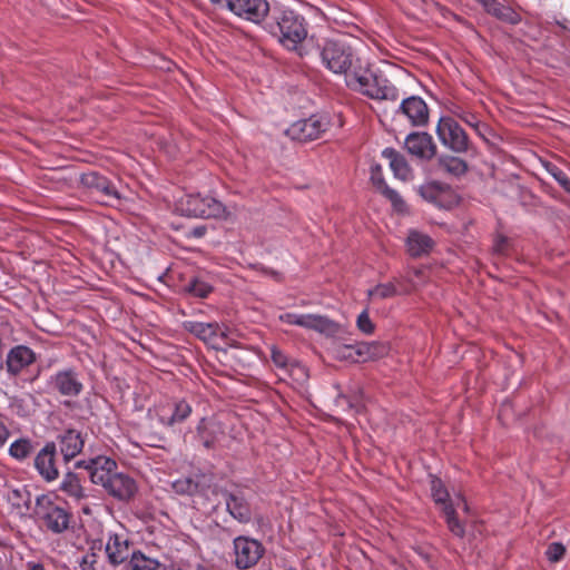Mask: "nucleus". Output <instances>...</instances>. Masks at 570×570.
<instances>
[{
    "label": "nucleus",
    "mask_w": 570,
    "mask_h": 570,
    "mask_svg": "<svg viewBox=\"0 0 570 570\" xmlns=\"http://www.w3.org/2000/svg\"><path fill=\"white\" fill-rule=\"evenodd\" d=\"M322 65L335 75H343L346 86L371 99L395 101L397 88L368 62L356 56L344 40H326L321 47Z\"/></svg>",
    "instance_id": "nucleus-1"
},
{
    "label": "nucleus",
    "mask_w": 570,
    "mask_h": 570,
    "mask_svg": "<svg viewBox=\"0 0 570 570\" xmlns=\"http://www.w3.org/2000/svg\"><path fill=\"white\" fill-rule=\"evenodd\" d=\"M76 465L87 470L94 484L101 485L109 495L119 501H129L138 490L136 481L128 474L118 472L116 461L108 456L81 460Z\"/></svg>",
    "instance_id": "nucleus-2"
},
{
    "label": "nucleus",
    "mask_w": 570,
    "mask_h": 570,
    "mask_svg": "<svg viewBox=\"0 0 570 570\" xmlns=\"http://www.w3.org/2000/svg\"><path fill=\"white\" fill-rule=\"evenodd\" d=\"M272 18L274 22L267 26V31L276 37L284 48L298 50L307 37L305 19L287 8L274 10Z\"/></svg>",
    "instance_id": "nucleus-3"
},
{
    "label": "nucleus",
    "mask_w": 570,
    "mask_h": 570,
    "mask_svg": "<svg viewBox=\"0 0 570 570\" xmlns=\"http://www.w3.org/2000/svg\"><path fill=\"white\" fill-rule=\"evenodd\" d=\"M431 494L435 503L442 507L450 531L454 535L462 538L465 532L464 525L458 520L455 510L462 509L465 513H469V505L465 499L461 494H455L450 499L442 481L435 476L431 479Z\"/></svg>",
    "instance_id": "nucleus-4"
},
{
    "label": "nucleus",
    "mask_w": 570,
    "mask_h": 570,
    "mask_svg": "<svg viewBox=\"0 0 570 570\" xmlns=\"http://www.w3.org/2000/svg\"><path fill=\"white\" fill-rule=\"evenodd\" d=\"M176 210L184 216L199 218H219L226 213L225 206L218 199L200 194L181 197L177 202Z\"/></svg>",
    "instance_id": "nucleus-5"
},
{
    "label": "nucleus",
    "mask_w": 570,
    "mask_h": 570,
    "mask_svg": "<svg viewBox=\"0 0 570 570\" xmlns=\"http://www.w3.org/2000/svg\"><path fill=\"white\" fill-rule=\"evenodd\" d=\"M233 550L235 557L234 563L239 570H246L257 564L265 552V548L261 541L245 535H239L234 539Z\"/></svg>",
    "instance_id": "nucleus-6"
},
{
    "label": "nucleus",
    "mask_w": 570,
    "mask_h": 570,
    "mask_svg": "<svg viewBox=\"0 0 570 570\" xmlns=\"http://www.w3.org/2000/svg\"><path fill=\"white\" fill-rule=\"evenodd\" d=\"M436 135L443 146L453 153H465L469 138L463 128L451 117H441L436 126Z\"/></svg>",
    "instance_id": "nucleus-7"
},
{
    "label": "nucleus",
    "mask_w": 570,
    "mask_h": 570,
    "mask_svg": "<svg viewBox=\"0 0 570 570\" xmlns=\"http://www.w3.org/2000/svg\"><path fill=\"white\" fill-rule=\"evenodd\" d=\"M36 513L43 521L48 530L55 533H61L67 530L70 521L68 512L56 505L48 497L37 498Z\"/></svg>",
    "instance_id": "nucleus-8"
},
{
    "label": "nucleus",
    "mask_w": 570,
    "mask_h": 570,
    "mask_svg": "<svg viewBox=\"0 0 570 570\" xmlns=\"http://www.w3.org/2000/svg\"><path fill=\"white\" fill-rule=\"evenodd\" d=\"M328 120L324 116L313 115L307 119H302L287 129V135L293 139L301 142L314 140L327 129Z\"/></svg>",
    "instance_id": "nucleus-9"
},
{
    "label": "nucleus",
    "mask_w": 570,
    "mask_h": 570,
    "mask_svg": "<svg viewBox=\"0 0 570 570\" xmlns=\"http://www.w3.org/2000/svg\"><path fill=\"white\" fill-rule=\"evenodd\" d=\"M81 184L97 195L98 200L114 205L119 202L121 196L116 186L106 177L100 176L95 171H89L81 175Z\"/></svg>",
    "instance_id": "nucleus-10"
},
{
    "label": "nucleus",
    "mask_w": 570,
    "mask_h": 570,
    "mask_svg": "<svg viewBox=\"0 0 570 570\" xmlns=\"http://www.w3.org/2000/svg\"><path fill=\"white\" fill-rule=\"evenodd\" d=\"M191 414V406L185 400H170L155 409L158 422L164 426L183 423Z\"/></svg>",
    "instance_id": "nucleus-11"
},
{
    "label": "nucleus",
    "mask_w": 570,
    "mask_h": 570,
    "mask_svg": "<svg viewBox=\"0 0 570 570\" xmlns=\"http://www.w3.org/2000/svg\"><path fill=\"white\" fill-rule=\"evenodd\" d=\"M271 10L267 0H238L235 16L245 21L259 24Z\"/></svg>",
    "instance_id": "nucleus-12"
},
{
    "label": "nucleus",
    "mask_w": 570,
    "mask_h": 570,
    "mask_svg": "<svg viewBox=\"0 0 570 570\" xmlns=\"http://www.w3.org/2000/svg\"><path fill=\"white\" fill-rule=\"evenodd\" d=\"M183 327L185 331L194 334L202 341L216 345L218 340L226 338V331L218 323H202L195 321H185L183 323Z\"/></svg>",
    "instance_id": "nucleus-13"
},
{
    "label": "nucleus",
    "mask_w": 570,
    "mask_h": 570,
    "mask_svg": "<svg viewBox=\"0 0 570 570\" xmlns=\"http://www.w3.org/2000/svg\"><path fill=\"white\" fill-rule=\"evenodd\" d=\"M399 112L404 115L413 126H423L428 122L429 109L425 101L417 96H411L402 100Z\"/></svg>",
    "instance_id": "nucleus-14"
},
{
    "label": "nucleus",
    "mask_w": 570,
    "mask_h": 570,
    "mask_svg": "<svg viewBox=\"0 0 570 570\" xmlns=\"http://www.w3.org/2000/svg\"><path fill=\"white\" fill-rule=\"evenodd\" d=\"M56 451L57 448L53 442L47 443L35 459L37 471L48 482L56 480L59 475L55 463Z\"/></svg>",
    "instance_id": "nucleus-15"
},
{
    "label": "nucleus",
    "mask_w": 570,
    "mask_h": 570,
    "mask_svg": "<svg viewBox=\"0 0 570 570\" xmlns=\"http://www.w3.org/2000/svg\"><path fill=\"white\" fill-rule=\"evenodd\" d=\"M105 551L109 563L112 566L125 562L130 557L129 541L125 534L108 533Z\"/></svg>",
    "instance_id": "nucleus-16"
},
{
    "label": "nucleus",
    "mask_w": 570,
    "mask_h": 570,
    "mask_svg": "<svg viewBox=\"0 0 570 570\" xmlns=\"http://www.w3.org/2000/svg\"><path fill=\"white\" fill-rule=\"evenodd\" d=\"M407 151L422 159H431L435 154V145L432 137L425 132L410 134L405 139Z\"/></svg>",
    "instance_id": "nucleus-17"
},
{
    "label": "nucleus",
    "mask_w": 570,
    "mask_h": 570,
    "mask_svg": "<svg viewBox=\"0 0 570 570\" xmlns=\"http://www.w3.org/2000/svg\"><path fill=\"white\" fill-rule=\"evenodd\" d=\"M59 450L66 462L76 458L85 445L81 433L69 429L58 436Z\"/></svg>",
    "instance_id": "nucleus-18"
},
{
    "label": "nucleus",
    "mask_w": 570,
    "mask_h": 570,
    "mask_svg": "<svg viewBox=\"0 0 570 570\" xmlns=\"http://www.w3.org/2000/svg\"><path fill=\"white\" fill-rule=\"evenodd\" d=\"M36 360L31 348L24 345H18L10 350L7 355L6 365L9 373L16 375L29 366Z\"/></svg>",
    "instance_id": "nucleus-19"
},
{
    "label": "nucleus",
    "mask_w": 570,
    "mask_h": 570,
    "mask_svg": "<svg viewBox=\"0 0 570 570\" xmlns=\"http://www.w3.org/2000/svg\"><path fill=\"white\" fill-rule=\"evenodd\" d=\"M302 327L325 336H335L340 330V325L327 316L311 313L303 315Z\"/></svg>",
    "instance_id": "nucleus-20"
},
{
    "label": "nucleus",
    "mask_w": 570,
    "mask_h": 570,
    "mask_svg": "<svg viewBox=\"0 0 570 570\" xmlns=\"http://www.w3.org/2000/svg\"><path fill=\"white\" fill-rule=\"evenodd\" d=\"M53 387L66 396H77L82 391V383L72 371H61L51 377Z\"/></svg>",
    "instance_id": "nucleus-21"
},
{
    "label": "nucleus",
    "mask_w": 570,
    "mask_h": 570,
    "mask_svg": "<svg viewBox=\"0 0 570 570\" xmlns=\"http://www.w3.org/2000/svg\"><path fill=\"white\" fill-rule=\"evenodd\" d=\"M226 509L228 513L237 521L246 523L250 520V509L246 499L242 494H226Z\"/></svg>",
    "instance_id": "nucleus-22"
},
{
    "label": "nucleus",
    "mask_w": 570,
    "mask_h": 570,
    "mask_svg": "<svg viewBox=\"0 0 570 570\" xmlns=\"http://www.w3.org/2000/svg\"><path fill=\"white\" fill-rule=\"evenodd\" d=\"M433 245L434 243L429 235L417 230H411L406 238L407 252L414 257L429 254Z\"/></svg>",
    "instance_id": "nucleus-23"
},
{
    "label": "nucleus",
    "mask_w": 570,
    "mask_h": 570,
    "mask_svg": "<svg viewBox=\"0 0 570 570\" xmlns=\"http://www.w3.org/2000/svg\"><path fill=\"white\" fill-rule=\"evenodd\" d=\"M484 10L502 20L504 22H509L511 24H515L520 21V16L512 8L501 4L498 0H476Z\"/></svg>",
    "instance_id": "nucleus-24"
},
{
    "label": "nucleus",
    "mask_w": 570,
    "mask_h": 570,
    "mask_svg": "<svg viewBox=\"0 0 570 570\" xmlns=\"http://www.w3.org/2000/svg\"><path fill=\"white\" fill-rule=\"evenodd\" d=\"M412 287L403 286V278H394V282L377 284L375 287L368 291V295L384 299L390 298L400 294H409Z\"/></svg>",
    "instance_id": "nucleus-25"
},
{
    "label": "nucleus",
    "mask_w": 570,
    "mask_h": 570,
    "mask_svg": "<svg viewBox=\"0 0 570 570\" xmlns=\"http://www.w3.org/2000/svg\"><path fill=\"white\" fill-rule=\"evenodd\" d=\"M382 156L389 160L390 168L394 176L401 180H407L411 176V168L402 155L393 148H385Z\"/></svg>",
    "instance_id": "nucleus-26"
},
{
    "label": "nucleus",
    "mask_w": 570,
    "mask_h": 570,
    "mask_svg": "<svg viewBox=\"0 0 570 570\" xmlns=\"http://www.w3.org/2000/svg\"><path fill=\"white\" fill-rule=\"evenodd\" d=\"M161 562L140 550L132 551L125 563L124 570H159Z\"/></svg>",
    "instance_id": "nucleus-27"
},
{
    "label": "nucleus",
    "mask_w": 570,
    "mask_h": 570,
    "mask_svg": "<svg viewBox=\"0 0 570 570\" xmlns=\"http://www.w3.org/2000/svg\"><path fill=\"white\" fill-rule=\"evenodd\" d=\"M59 489L76 501H80L86 498L85 489L82 488L78 475L72 472H68L63 475Z\"/></svg>",
    "instance_id": "nucleus-28"
},
{
    "label": "nucleus",
    "mask_w": 570,
    "mask_h": 570,
    "mask_svg": "<svg viewBox=\"0 0 570 570\" xmlns=\"http://www.w3.org/2000/svg\"><path fill=\"white\" fill-rule=\"evenodd\" d=\"M218 430V425L214 421L207 419H202L197 425V433L206 448L212 446L216 440Z\"/></svg>",
    "instance_id": "nucleus-29"
},
{
    "label": "nucleus",
    "mask_w": 570,
    "mask_h": 570,
    "mask_svg": "<svg viewBox=\"0 0 570 570\" xmlns=\"http://www.w3.org/2000/svg\"><path fill=\"white\" fill-rule=\"evenodd\" d=\"M33 451L32 443L29 439H19L12 442L9 446V454L18 460L23 461Z\"/></svg>",
    "instance_id": "nucleus-30"
},
{
    "label": "nucleus",
    "mask_w": 570,
    "mask_h": 570,
    "mask_svg": "<svg viewBox=\"0 0 570 570\" xmlns=\"http://www.w3.org/2000/svg\"><path fill=\"white\" fill-rule=\"evenodd\" d=\"M212 289L213 288L208 283L199 278H193L184 285L185 293L198 298L207 297Z\"/></svg>",
    "instance_id": "nucleus-31"
},
{
    "label": "nucleus",
    "mask_w": 570,
    "mask_h": 570,
    "mask_svg": "<svg viewBox=\"0 0 570 570\" xmlns=\"http://www.w3.org/2000/svg\"><path fill=\"white\" fill-rule=\"evenodd\" d=\"M440 164L446 171L456 176L464 174L468 169L464 160L453 156L441 158Z\"/></svg>",
    "instance_id": "nucleus-32"
},
{
    "label": "nucleus",
    "mask_w": 570,
    "mask_h": 570,
    "mask_svg": "<svg viewBox=\"0 0 570 570\" xmlns=\"http://www.w3.org/2000/svg\"><path fill=\"white\" fill-rule=\"evenodd\" d=\"M442 187L434 181L426 183L419 187V194L428 202L432 204H438L441 195H442Z\"/></svg>",
    "instance_id": "nucleus-33"
},
{
    "label": "nucleus",
    "mask_w": 570,
    "mask_h": 570,
    "mask_svg": "<svg viewBox=\"0 0 570 570\" xmlns=\"http://www.w3.org/2000/svg\"><path fill=\"white\" fill-rule=\"evenodd\" d=\"M271 358L274 363V365L279 368L281 371H283V373L285 371L288 370L289 367V364L294 361L292 358H289L282 350H279L276 345H272L271 346Z\"/></svg>",
    "instance_id": "nucleus-34"
},
{
    "label": "nucleus",
    "mask_w": 570,
    "mask_h": 570,
    "mask_svg": "<svg viewBox=\"0 0 570 570\" xmlns=\"http://www.w3.org/2000/svg\"><path fill=\"white\" fill-rule=\"evenodd\" d=\"M354 347L352 344H335L332 354L336 360L355 363Z\"/></svg>",
    "instance_id": "nucleus-35"
},
{
    "label": "nucleus",
    "mask_w": 570,
    "mask_h": 570,
    "mask_svg": "<svg viewBox=\"0 0 570 570\" xmlns=\"http://www.w3.org/2000/svg\"><path fill=\"white\" fill-rule=\"evenodd\" d=\"M336 406L342 407L343 411L360 413L363 405L360 399L351 400L345 395H338L335 400Z\"/></svg>",
    "instance_id": "nucleus-36"
},
{
    "label": "nucleus",
    "mask_w": 570,
    "mask_h": 570,
    "mask_svg": "<svg viewBox=\"0 0 570 570\" xmlns=\"http://www.w3.org/2000/svg\"><path fill=\"white\" fill-rule=\"evenodd\" d=\"M382 195L391 202L395 210L404 212L406 209V205L403 198L396 190L390 187H385V190L382 193Z\"/></svg>",
    "instance_id": "nucleus-37"
},
{
    "label": "nucleus",
    "mask_w": 570,
    "mask_h": 570,
    "mask_svg": "<svg viewBox=\"0 0 570 570\" xmlns=\"http://www.w3.org/2000/svg\"><path fill=\"white\" fill-rule=\"evenodd\" d=\"M356 326L365 335H371L374 332L375 326L366 309L358 314Z\"/></svg>",
    "instance_id": "nucleus-38"
},
{
    "label": "nucleus",
    "mask_w": 570,
    "mask_h": 570,
    "mask_svg": "<svg viewBox=\"0 0 570 570\" xmlns=\"http://www.w3.org/2000/svg\"><path fill=\"white\" fill-rule=\"evenodd\" d=\"M284 374L293 377L296 381H304L307 377V370L303 364L294 360L289 364L288 370L284 372Z\"/></svg>",
    "instance_id": "nucleus-39"
},
{
    "label": "nucleus",
    "mask_w": 570,
    "mask_h": 570,
    "mask_svg": "<svg viewBox=\"0 0 570 570\" xmlns=\"http://www.w3.org/2000/svg\"><path fill=\"white\" fill-rule=\"evenodd\" d=\"M367 347L368 361L381 358L389 352L387 345L381 342H367Z\"/></svg>",
    "instance_id": "nucleus-40"
},
{
    "label": "nucleus",
    "mask_w": 570,
    "mask_h": 570,
    "mask_svg": "<svg viewBox=\"0 0 570 570\" xmlns=\"http://www.w3.org/2000/svg\"><path fill=\"white\" fill-rule=\"evenodd\" d=\"M371 180L381 194L385 190V187H389L383 178L380 165H373L371 167Z\"/></svg>",
    "instance_id": "nucleus-41"
},
{
    "label": "nucleus",
    "mask_w": 570,
    "mask_h": 570,
    "mask_svg": "<svg viewBox=\"0 0 570 570\" xmlns=\"http://www.w3.org/2000/svg\"><path fill=\"white\" fill-rule=\"evenodd\" d=\"M564 553L566 548L563 547V544L559 542L551 543L546 551V556L548 560L551 562L560 561L563 558Z\"/></svg>",
    "instance_id": "nucleus-42"
},
{
    "label": "nucleus",
    "mask_w": 570,
    "mask_h": 570,
    "mask_svg": "<svg viewBox=\"0 0 570 570\" xmlns=\"http://www.w3.org/2000/svg\"><path fill=\"white\" fill-rule=\"evenodd\" d=\"M548 170L552 177L564 188V190L570 193V178L568 175L557 166H550L548 167Z\"/></svg>",
    "instance_id": "nucleus-43"
},
{
    "label": "nucleus",
    "mask_w": 570,
    "mask_h": 570,
    "mask_svg": "<svg viewBox=\"0 0 570 570\" xmlns=\"http://www.w3.org/2000/svg\"><path fill=\"white\" fill-rule=\"evenodd\" d=\"M209 2L222 11H228L235 16L238 0H209Z\"/></svg>",
    "instance_id": "nucleus-44"
},
{
    "label": "nucleus",
    "mask_w": 570,
    "mask_h": 570,
    "mask_svg": "<svg viewBox=\"0 0 570 570\" xmlns=\"http://www.w3.org/2000/svg\"><path fill=\"white\" fill-rule=\"evenodd\" d=\"M81 570H96L97 554L86 552L78 561Z\"/></svg>",
    "instance_id": "nucleus-45"
},
{
    "label": "nucleus",
    "mask_w": 570,
    "mask_h": 570,
    "mask_svg": "<svg viewBox=\"0 0 570 570\" xmlns=\"http://www.w3.org/2000/svg\"><path fill=\"white\" fill-rule=\"evenodd\" d=\"M354 347V357L356 362H367L368 361V347L367 342H361L353 345Z\"/></svg>",
    "instance_id": "nucleus-46"
},
{
    "label": "nucleus",
    "mask_w": 570,
    "mask_h": 570,
    "mask_svg": "<svg viewBox=\"0 0 570 570\" xmlns=\"http://www.w3.org/2000/svg\"><path fill=\"white\" fill-rule=\"evenodd\" d=\"M303 315L304 314H302V313L288 312V313L281 314L278 318L282 323L302 327Z\"/></svg>",
    "instance_id": "nucleus-47"
},
{
    "label": "nucleus",
    "mask_w": 570,
    "mask_h": 570,
    "mask_svg": "<svg viewBox=\"0 0 570 570\" xmlns=\"http://www.w3.org/2000/svg\"><path fill=\"white\" fill-rule=\"evenodd\" d=\"M458 116L463 121H465L468 125H470L472 127H475L478 125V120H476L474 115H471V114H468V112H462V114H458Z\"/></svg>",
    "instance_id": "nucleus-48"
},
{
    "label": "nucleus",
    "mask_w": 570,
    "mask_h": 570,
    "mask_svg": "<svg viewBox=\"0 0 570 570\" xmlns=\"http://www.w3.org/2000/svg\"><path fill=\"white\" fill-rule=\"evenodd\" d=\"M10 436V432L4 423L0 421V446L4 445Z\"/></svg>",
    "instance_id": "nucleus-49"
},
{
    "label": "nucleus",
    "mask_w": 570,
    "mask_h": 570,
    "mask_svg": "<svg viewBox=\"0 0 570 570\" xmlns=\"http://www.w3.org/2000/svg\"><path fill=\"white\" fill-rule=\"evenodd\" d=\"M505 243H507V239L503 237H500L494 244V250L498 253H502L504 250Z\"/></svg>",
    "instance_id": "nucleus-50"
},
{
    "label": "nucleus",
    "mask_w": 570,
    "mask_h": 570,
    "mask_svg": "<svg viewBox=\"0 0 570 570\" xmlns=\"http://www.w3.org/2000/svg\"><path fill=\"white\" fill-rule=\"evenodd\" d=\"M206 228L205 227H196L193 229L191 234L193 236L199 238L205 235Z\"/></svg>",
    "instance_id": "nucleus-51"
},
{
    "label": "nucleus",
    "mask_w": 570,
    "mask_h": 570,
    "mask_svg": "<svg viewBox=\"0 0 570 570\" xmlns=\"http://www.w3.org/2000/svg\"><path fill=\"white\" fill-rule=\"evenodd\" d=\"M81 510H82V512H83L85 514H88V515L92 514V510H91V508H90L89 505H83V507L81 508Z\"/></svg>",
    "instance_id": "nucleus-52"
},
{
    "label": "nucleus",
    "mask_w": 570,
    "mask_h": 570,
    "mask_svg": "<svg viewBox=\"0 0 570 570\" xmlns=\"http://www.w3.org/2000/svg\"><path fill=\"white\" fill-rule=\"evenodd\" d=\"M412 273H413V275H414L415 277H419V276L421 275V269H419V268H413V269H412Z\"/></svg>",
    "instance_id": "nucleus-53"
},
{
    "label": "nucleus",
    "mask_w": 570,
    "mask_h": 570,
    "mask_svg": "<svg viewBox=\"0 0 570 570\" xmlns=\"http://www.w3.org/2000/svg\"><path fill=\"white\" fill-rule=\"evenodd\" d=\"M405 281H407L409 283H411V284H412V287H414V286H415L414 279H413L410 275L405 278Z\"/></svg>",
    "instance_id": "nucleus-54"
}]
</instances>
